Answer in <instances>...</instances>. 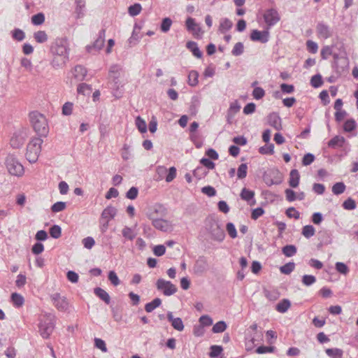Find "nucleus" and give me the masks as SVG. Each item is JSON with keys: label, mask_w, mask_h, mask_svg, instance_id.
Segmentation results:
<instances>
[{"label": "nucleus", "mask_w": 358, "mask_h": 358, "mask_svg": "<svg viewBox=\"0 0 358 358\" xmlns=\"http://www.w3.org/2000/svg\"><path fill=\"white\" fill-rule=\"evenodd\" d=\"M136 126L141 134L147 131V124L145 121L142 119L140 116H138L135 120Z\"/></svg>", "instance_id": "49"}, {"label": "nucleus", "mask_w": 358, "mask_h": 358, "mask_svg": "<svg viewBox=\"0 0 358 358\" xmlns=\"http://www.w3.org/2000/svg\"><path fill=\"white\" fill-rule=\"evenodd\" d=\"M344 209L348 210H354L356 208V202L351 197L348 198L342 204Z\"/></svg>", "instance_id": "59"}, {"label": "nucleus", "mask_w": 358, "mask_h": 358, "mask_svg": "<svg viewBox=\"0 0 358 358\" xmlns=\"http://www.w3.org/2000/svg\"><path fill=\"white\" fill-rule=\"evenodd\" d=\"M207 174L208 171L202 166L196 167L193 171V176L199 180L204 178Z\"/></svg>", "instance_id": "57"}, {"label": "nucleus", "mask_w": 358, "mask_h": 358, "mask_svg": "<svg viewBox=\"0 0 358 358\" xmlns=\"http://www.w3.org/2000/svg\"><path fill=\"white\" fill-rule=\"evenodd\" d=\"M168 320L171 323V326L177 331H181L184 329V324L180 317H174L173 313L169 311L166 315Z\"/></svg>", "instance_id": "19"}, {"label": "nucleus", "mask_w": 358, "mask_h": 358, "mask_svg": "<svg viewBox=\"0 0 358 358\" xmlns=\"http://www.w3.org/2000/svg\"><path fill=\"white\" fill-rule=\"evenodd\" d=\"M69 61L68 59H66V57H58V56L55 57L51 61V66L57 69L64 65L66 63V62Z\"/></svg>", "instance_id": "38"}, {"label": "nucleus", "mask_w": 358, "mask_h": 358, "mask_svg": "<svg viewBox=\"0 0 358 358\" xmlns=\"http://www.w3.org/2000/svg\"><path fill=\"white\" fill-rule=\"evenodd\" d=\"M141 5L138 3H135L128 8V13L131 16L134 17L138 15L141 13Z\"/></svg>", "instance_id": "53"}, {"label": "nucleus", "mask_w": 358, "mask_h": 358, "mask_svg": "<svg viewBox=\"0 0 358 358\" xmlns=\"http://www.w3.org/2000/svg\"><path fill=\"white\" fill-rule=\"evenodd\" d=\"M315 229L313 225H306L302 229V235L306 238H310L315 235Z\"/></svg>", "instance_id": "45"}, {"label": "nucleus", "mask_w": 358, "mask_h": 358, "mask_svg": "<svg viewBox=\"0 0 358 358\" xmlns=\"http://www.w3.org/2000/svg\"><path fill=\"white\" fill-rule=\"evenodd\" d=\"M301 282L305 286L309 287L316 282V278L313 275L305 274L302 276Z\"/></svg>", "instance_id": "55"}, {"label": "nucleus", "mask_w": 358, "mask_h": 358, "mask_svg": "<svg viewBox=\"0 0 358 358\" xmlns=\"http://www.w3.org/2000/svg\"><path fill=\"white\" fill-rule=\"evenodd\" d=\"M259 152L262 155H273L274 153V144H265L259 148Z\"/></svg>", "instance_id": "43"}, {"label": "nucleus", "mask_w": 358, "mask_h": 358, "mask_svg": "<svg viewBox=\"0 0 358 358\" xmlns=\"http://www.w3.org/2000/svg\"><path fill=\"white\" fill-rule=\"evenodd\" d=\"M156 287L159 291L162 292L164 295L169 296L174 294L178 289L171 281L163 278H159L156 282Z\"/></svg>", "instance_id": "9"}, {"label": "nucleus", "mask_w": 358, "mask_h": 358, "mask_svg": "<svg viewBox=\"0 0 358 358\" xmlns=\"http://www.w3.org/2000/svg\"><path fill=\"white\" fill-rule=\"evenodd\" d=\"M34 38L38 43H43L48 41V35L45 31H38L34 32Z\"/></svg>", "instance_id": "47"}, {"label": "nucleus", "mask_w": 358, "mask_h": 358, "mask_svg": "<svg viewBox=\"0 0 358 358\" xmlns=\"http://www.w3.org/2000/svg\"><path fill=\"white\" fill-rule=\"evenodd\" d=\"M290 306H291L290 301L287 299H284L281 300L275 306V310L280 313H285L288 310V309Z\"/></svg>", "instance_id": "29"}, {"label": "nucleus", "mask_w": 358, "mask_h": 358, "mask_svg": "<svg viewBox=\"0 0 358 358\" xmlns=\"http://www.w3.org/2000/svg\"><path fill=\"white\" fill-rule=\"evenodd\" d=\"M94 294L98 296L101 300L104 301L106 304L110 303V297L107 292L101 287H95L94 289Z\"/></svg>", "instance_id": "25"}, {"label": "nucleus", "mask_w": 358, "mask_h": 358, "mask_svg": "<svg viewBox=\"0 0 358 358\" xmlns=\"http://www.w3.org/2000/svg\"><path fill=\"white\" fill-rule=\"evenodd\" d=\"M252 96L255 99L259 100L265 96V91L262 87H255L252 91Z\"/></svg>", "instance_id": "64"}, {"label": "nucleus", "mask_w": 358, "mask_h": 358, "mask_svg": "<svg viewBox=\"0 0 358 358\" xmlns=\"http://www.w3.org/2000/svg\"><path fill=\"white\" fill-rule=\"evenodd\" d=\"M267 123L270 126L275 128L278 131L282 129L281 118L278 113L273 112L270 113L266 117ZM275 134H281L280 132H276Z\"/></svg>", "instance_id": "17"}, {"label": "nucleus", "mask_w": 358, "mask_h": 358, "mask_svg": "<svg viewBox=\"0 0 358 358\" xmlns=\"http://www.w3.org/2000/svg\"><path fill=\"white\" fill-rule=\"evenodd\" d=\"M208 268L209 264L207 258L204 256H199L193 266L194 273L196 275H201L206 272Z\"/></svg>", "instance_id": "12"}, {"label": "nucleus", "mask_w": 358, "mask_h": 358, "mask_svg": "<svg viewBox=\"0 0 358 358\" xmlns=\"http://www.w3.org/2000/svg\"><path fill=\"white\" fill-rule=\"evenodd\" d=\"M173 21L169 17H164L162 19L161 24H160V30L163 33H167L172 25Z\"/></svg>", "instance_id": "39"}, {"label": "nucleus", "mask_w": 358, "mask_h": 358, "mask_svg": "<svg viewBox=\"0 0 358 358\" xmlns=\"http://www.w3.org/2000/svg\"><path fill=\"white\" fill-rule=\"evenodd\" d=\"M345 138L343 136H334L329 143L328 146L333 149H337L343 146L345 143Z\"/></svg>", "instance_id": "24"}, {"label": "nucleus", "mask_w": 358, "mask_h": 358, "mask_svg": "<svg viewBox=\"0 0 358 358\" xmlns=\"http://www.w3.org/2000/svg\"><path fill=\"white\" fill-rule=\"evenodd\" d=\"M199 321L200 323V327L203 328L204 327H209L212 325L213 322V319L207 315L201 316Z\"/></svg>", "instance_id": "60"}, {"label": "nucleus", "mask_w": 358, "mask_h": 358, "mask_svg": "<svg viewBox=\"0 0 358 358\" xmlns=\"http://www.w3.org/2000/svg\"><path fill=\"white\" fill-rule=\"evenodd\" d=\"M162 303L159 298H155L152 301L147 303L145 306V310L147 313L152 312L156 308L159 307Z\"/></svg>", "instance_id": "36"}, {"label": "nucleus", "mask_w": 358, "mask_h": 358, "mask_svg": "<svg viewBox=\"0 0 358 358\" xmlns=\"http://www.w3.org/2000/svg\"><path fill=\"white\" fill-rule=\"evenodd\" d=\"M87 69L82 65H76L74 67L73 76L75 78L83 80L87 76Z\"/></svg>", "instance_id": "28"}, {"label": "nucleus", "mask_w": 358, "mask_h": 358, "mask_svg": "<svg viewBox=\"0 0 358 358\" xmlns=\"http://www.w3.org/2000/svg\"><path fill=\"white\" fill-rule=\"evenodd\" d=\"M147 216L149 220H152V226L161 231L166 232L169 230V222L164 219L155 218L153 213H148Z\"/></svg>", "instance_id": "16"}, {"label": "nucleus", "mask_w": 358, "mask_h": 358, "mask_svg": "<svg viewBox=\"0 0 358 358\" xmlns=\"http://www.w3.org/2000/svg\"><path fill=\"white\" fill-rule=\"evenodd\" d=\"M185 25L187 31H192L194 34H197L201 31V27L196 23L195 20L191 17L187 18Z\"/></svg>", "instance_id": "21"}, {"label": "nucleus", "mask_w": 358, "mask_h": 358, "mask_svg": "<svg viewBox=\"0 0 358 358\" xmlns=\"http://www.w3.org/2000/svg\"><path fill=\"white\" fill-rule=\"evenodd\" d=\"M68 41L66 38H58L51 45L50 52L59 57H66L69 59Z\"/></svg>", "instance_id": "6"}, {"label": "nucleus", "mask_w": 358, "mask_h": 358, "mask_svg": "<svg viewBox=\"0 0 358 358\" xmlns=\"http://www.w3.org/2000/svg\"><path fill=\"white\" fill-rule=\"evenodd\" d=\"M122 236L129 241H133L136 236V234L134 231V230L127 226H125L122 230Z\"/></svg>", "instance_id": "37"}, {"label": "nucleus", "mask_w": 358, "mask_h": 358, "mask_svg": "<svg viewBox=\"0 0 358 358\" xmlns=\"http://www.w3.org/2000/svg\"><path fill=\"white\" fill-rule=\"evenodd\" d=\"M209 356L211 358H217L218 357L223 351V348L221 345H211L210 348Z\"/></svg>", "instance_id": "48"}, {"label": "nucleus", "mask_w": 358, "mask_h": 358, "mask_svg": "<svg viewBox=\"0 0 358 358\" xmlns=\"http://www.w3.org/2000/svg\"><path fill=\"white\" fill-rule=\"evenodd\" d=\"M233 27V22L227 17L221 18L220 21V25L218 27V31L220 34H225L227 31L230 30Z\"/></svg>", "instance_id": "22"}, {"label": "nucleus", "mask_w": 358, "mask_h": 358, "mask_svg": "<svg viewBox=\"0 0 358 358\" xmlns=\"http://www.w3.org/2000/svg\"><path fill=\"white\" fill-rule=\"evenodd\" d=\"M92 90V86L84 83L79 84L77 87L78 93L83 95H85L86 94L89 95Z\"/></svg>", "instance_id": "50"}, {"label": "nucleus", "mask_w": 358, "mask_h": 358, "mask_svg": "<svg viewBox=\"0 0 358 358\" xmlns=\"http://www.w3.org/2000/svg\"><path fill=\"white\" fill-rule=\"evenodd\" d=\"M240 196L241 199L247 201L250 205H253L256 202L255 199V192L253 190L247 189L246 187L242 189Z\"/></svg>", "instance_id": "20"}, {"label": "nucleus", "mask_w": 358, "mask_h": 358, "mask_svg": "<svg viewBox=\"0 0 358 358\" xmlns=\"http://www.w3.org/2000/svg\"><path fill=\"white\" fill-rule=\"evenodd\" d=\"M186 47L196 58L201 59L203 57V52L200 50L196 42L192 41H188L186 43Z\"/></svg>", "instance_id": "23"}, {"label": "nucleus", "mask_w": 358, "mask_h": 358, "mask_svg": "<svg viewBox=\"0 0 358 358\" xmlns=\"http://www.w3.org/2000/svg\"><path fill=\"white\" fill-rule=\"evenodd\" d=\"M250 38L254 42L266 43L269 40V32L268 30L259 31L258 29H253L250 34Z\"/></svg>", "instance_id": "14"}, {"label": "nucleus", "mask_w": 358, "mask_h": 358, "mask_svg": "<svg viewBox=\"0 0 358 358\" xmlns=\"http://www.w3.org/2000/svg\"><path fill=\"white\" fill-rule=\"evenodd\" d=\"M199 73L197 71L192 70L188 75L187 83L191 87H195L199 83Z\"/></svg>", "instance_id": "33"}, {"label": "nucleus", "mask_w": 358, "mask_h": 358, "mask_svg": "<svg viewBox=\"0 0 358 358\" xmlns=\"http://www.w3.org/2000/svg\"><path fill=\"white\" fill-rule=\"evenodd\" d=\"M106 29H101L99 31L98 38L94 41L92 45H87L86 50L88 52H91L92 49L99 51L102 49L105 43Z\"/></svg>", "instance_id": "15"}, {"label": "nucleus", "mask_w": 358, "mask_h": 358, "mask_svg": "<svg viewBox=\"0 0 358 358\" xmlns=\"http://www.w3.org/2000/svg\"><path fill=\"white\" fill-rule=\"evenodd\" d=\"M333 59L331 67L338 76H341L348 68V59L346 57L339 56L337 53L333 55Z\"/></svg>", "instance_id": "7"}, {"label": "nucleus", "mask_w": 358, "mask_h": 358, "mask_svg": "<svg viewBox=\"0 0 358 358\" xmlns=\"http://www.w3.org/2000/svg\"><path fill=\"white\" fill-rule=\"evenodd\" d=\"M244 52V45H243V43H241V42H238L236 43L232 50H231V54L234 55V56H240Z\"/></svg>", "instance_id": "56"}, {"label": "nucleus", "mask_w": 358, "mask_h": 358, "mask_svg": "<svg viewBox=\"0 0 358 358\" xmlns=\"http://www.w3.org/2000/svg\"><path fill=\"white\" fill-rule=\"evenodd\" d=\"M38 136H34L29 142L27 146L26 158L30 163H34L37 161L41 151V144L43 139Z\"/></svg>", "instance_id": "3"}, {"label": "nucleus", "mask_w": 358, "mask_h": 358, "mask_svg": "<svg viewBox=\"0 0 358 358\" xmlns=\"http://www.w3.org/2000/svg\"><path fill=\"white\" fill-rule=\"evenodd\" d=\"M316 32L319 37L327 39L331 36L330 27L323 22H318L316 26Z\"/></svg>", "instance_id": "18"}, {"label": "nucleus", "mask_w": 358, "mask_h": 358, "mask_svg": "<svg viewBox=\"0 0 358 358\" xmlns=\"http://www.w3.org/2000/svg\"><path fill=\"white\" fill-rule=\"evenodd\" d=\"M66 207V202L57 201L51 206V210L53 213H59L64 210Z\"/></svg>", "instance_id": "63"}, {"label": "nucleus", "mask_w": 358, "mask_h": 358, "mask_svg": "<svg viewBox=\"0 0 358 358\" xmlns=\"http://www.w3.org/2000/svg\"><path fill=\"white\" fill-rule=\"evenodd\" d=\"M50 235L53 238H59L62 235V228L57 225H52L49 229Z\"/></svg>", "instance_id": "52"}, {"label": "nucleus", "mask_w": 358, "mask_h": 358, "mask_svg": "<svg viewBox=\"0 0 358 358\" xmlns=\"http://www.w3.org/2000/svg\"><path fill=\"white\" fill-rule=\"evenodd\" d=\"M5 164L8 173L12 176L20 177L24 173V166L13 155H8Z\"/></svg>", "instance_id": "4"}, {"label": "nucleus", "mask_w": 358, "mask_h": 358, "mask_svg": "<svg viewBox=\"0 0 358 358\" xmlns=\"http://www.w3.org/2000/svg\"><path fill=\"white\" fill-rule=\"evenodd\" d=\"M327 355L331 358H342L343 351L340 348H328L325 350Z\"/></svg>", "instance_id": "34"}, {"label": "nucleus", "mask_w": 358, "mask_h": 358, "mask_svg": "<svg viewBox=\"0 0 358 358\" xmlns=\"http://www.w3.org/2000/svg\"><path fill=\"white\" fill-rule=\"evenodd\" d=\"M263 17L264 22L268 27H273L280 20L279 13L275 8L267 9Z\"/></svg>", "instance_id": "13"}, {"label": "nucleus", "mask_w": 358, "mask_h": 358, "mask_svg": "<svg viewBox=\"0 0 358 358\" xmlns=\"http://www.w3.org/2000/svg\"><path fill=\"white\" fill-rule=\"evenodd\" d=\"M248 165L247 164H241L237 170V177L238 179H243L247 176Z\"/></svg>", "instance_id": "58"}, {"label": "nucleus", "mask_w": 358, "mask_h": 358, "mask_svg": "<svg viewBox=\"0 0 358 358\" xmlns=\"http://www.w3.org/2000/svg\"><path fill=\"white\" fill-rule=\"evenodd\" d=\"M45 20V15L43 13H38L31 17V23L34 25L38 26L44 23Z\"/></svg>", "instance_id": "42"}, {"label": "nucleus", "mask_w": 358, "mask_h": 358, "mask_svg": "<svg viewBox=\"0 0 358 358\" xmlns=\"http://www.w3.org/2000/svg\"><path fill=\"white\" fill-rule=\"evenodd\" d=\"M320 243L322 245H329V244H331L332 243L331 235L327 231H324L320 232Z\"/></svg>", "instance_id": "40"}, {"label": "nucleus", "mask_w": 358, "mask_h": 358, "mask_svg": "<svg viewBox=\"0 0 358 358\" xmlns=\"http://www.w3.org/2000/svg\"><path fill=\"white\" fill-rule=\"evenodd\" d=\"M200 164L203 167L206 168L208 170L215 169V164L210 159L203 157L200 159Z\"/></svg>", "instance_id": "62"}, {"label": "nucleus", "mask_w": 358, "mask_h": 358, "mask_svg": "<svg viewBox=\"0 0 358 358\" xmlns=\"http://www.w3.org/2000/svg\"><path fill=\"white\" fill-rule=\"evenodd\" d=\"M122 71V68L119 64H113L110 66L109 69V76L112 78L113 86V90H119L120 82V73Z\"/></svg>", "instance_id": "11"}, {"label": "nucleus", "mask_w": 358, "mask_h": 358, "mask_svg": "<svg viewBox=\"0 0 358 358\" xmlns=\"http://www.w3.org/2000/svg\"><path fill=\"white\" fill-rule=\"evenodd\" d=\"M264 293L265 296L271 301H274L277 300L280 296V293L276 290H264Z\"/></svg>", "instance_id": "61"}, {"label": "nucleus", "mask_w": 358, "mask_h": 358, "mask_svg": "<svg viewBox=\"0 0 358 358\" xmlns=\"http://www.w3.org/2000/svg\"><path fill=\"white\" fill-rule=\"evenodd\" d=\"M282 254L287 257L294 256L297 252V248L294 245H286L282 248Z\"/></svg>", "instance_id": "31"}, {"label": "nucleus", "mask_w": 358, "mask_h": 358, "mask_svg": "<svg viewBox=\"0 0 358 358\" xmlns=\"http://www.w3.org/2000/svg\"><path fill=\"white\" fill-rule=\"evenodd\" d=\"M10 300L13 305L15 308H20L22 306L24 303V297L20 294L16 292L11 294Z\"/></svg>", "instance_id": "30"}, {"label": "nucleus", "mask_w": 358, "mask_h": 358, "mask_svg": "<svg viewBox=\"0 0 358 358\" xmlns=\"http://www.w3.org/2000/svg\"><path fill=\"white\" fill-rule=\"evenodd\" d=\"M31 125L36 134H48L49 127L45 116L38 111H32L29 113Z\"/></svg>", "instance_id": "2"}, {"label": "nucleus", "mask_w": 358, "mask_h": 358, "mask_svg": "<svg viewBox=\"0 0 358 358\" xmlns=\"http://www.w3.org/2000/svg\"><path fill=\"white\" fill-rule=\"evenodd\" d=\"M50 298L53 305L59 311H68L69 303L65 296H62L59 293H55L50 296Z\"/></svg>", "instance_id": "10"}, {"label": "nucleus", "mask_w": 358, "mask_h": 358, "mask_svg": "<svg viewBox=\"0 0 358 358\" xmlns=\"http://www.w3.org/2000/svg\"><path fill=\"white\" fill-rule=\"evenodd\" d=\"M357 127V123L353 118L347 120L343 124V129L345 132L350 133L353 131Z\"/></svg>", "instance_id": "35"}, {"label": "nucleus", "mask_w": 358, "mask_h": 358, "mask_svg": "<svg viewBox=\"0 0 358 358\" xmlns=\"http://www.w3.org/2000/svg\"><path fill=\"white\" fill-rule=\"evenodd\" d=\"M323 83L322 76L320 73H317L311 77L310 85L314 88L320 87Z\"/></svg>", "instance_id": "41"}, {"label": "nucleus", "mask_w": 358, "mask_h": 358, "mask_svg": "<svg viewBox=\"0 0 358 358\" xmlns=\"http://www.w3.org/2000/svg\"><path fill=\"white\" fill-rule=\"evenodd\" d=\"M227 325L224 321H219L213 325L212 331L214 334L222 333L227 329Z\"/></svg>", "instance_id": "46"}, {"label": "nucleus", "mask_w": 358, "mask_h": 358, "mask_svg": "<svg viewBox=\"0 0 358 358\" xmlns=\"http://www.w3.org/2000/svg\"><path fill=\"white\" fill-rule=\"evenodd\" d=\"M300 181V175L296 169H292L289 173V185L290 187L295 188L298 187Z\"/></svg>", "instance_id": "26"}, {"label": "nucleus", "mask_w": 358, "mask_h": 358, "mask_svg": "<svg viewBox=\"0 0 358 358\" xmlns=\"http://www.w3.org/2000/svg\"><path fill=\"white\" fill-rule=\"evenodd\" d=\"M117 214V209L111 206H107L101 213V217L110 220L113 219Z\"/></svg>", "instance_id": "27"}, {"label": "nucleus", "mask_w": 358, "mask_h": 358, "mask_svg": "<svg viewBox=\"0 0 358 358\" xmlns=\"http://www.w3.org/2000/svg\"><path fill=\"white\" fill-rule=\"evenodd\" d=\"M24 142L23 136H12L10 139V144L13 148H20Z\"/></svg>", "instance_id": "32"}, {"label": "nucleus", "mask_w": 358, "mask_h": 358, "mask_svg": "<svg viewBox=\"0 0 358 358\" xmlns=\"http://www.w3.org/2000/svg\"><path fill=\"white\" fill-rule=\"evenodd\" d=\"M346 189V186L343 182H336L332 187V192L335 195H340L343 194Z\"/></svg>", "instance_id": "44"}, {"label": "nucleus", "mask_w": 358, "mask_h": 358, "mask_svg": "<svg viewBox=\"0 0 358 358\" xmlns=\"http://www.w3.org/2000/svg\"><path fill=\"white\" fill-rule=\"evenodd\" d=\"M263 180L267 186L273 185H278L282 182L283 177L282 173L278 169H273L263 176Z\"/></svg>", "instance_id": "8"}, {"label": "nucleus", "mask_w": 358, "mask_h": 358, "mask_svg": "<svg viewBox=\"0 0 358 358\" xmlns=\"http://www.w3.org/2000/svg\"><path fill=\"white\" fill-rule=\"evenodd\" d=\"M205 229L212 240L219 243L224 240L225 232L220 221L214 215H209L206 218Z\"/></svg>", "instance_id": "1"}, {"label": "nucleus", "mask_w": 358, "mask_h": 358, "mask_svg": "<svg viewBox=\"0 0 358 358\" xmlns=\"http://www.w3.org/2000/svg\"><path fill=\"white\" fill-rule=\"evenodd\" d=\"M294 268L295 264L294 262H288L280 267V271L282 274L289 275L294 270Z\"/></svg>", "instance_id": "51"}, {"label": "nucleus", "mask_w": 358, "mask_h": 358, "mask_svg": "<svg viewBox=\"0 0 358 358\" xmlns=\"http://www.w3.org/2000/svg\"><path fill=\"white\" fill-rule=\"evenodd\" d=\"M11 35H12V38L14 40L17 41H22L25 37L24 32L19 28H15L11 31Z\"/></svg>", "instance_id": "54"}, {"label": "nucleus", "mask_w": 358, "mask_h": 358, "mask_svg": "<svg viewBox=\"0 0 358 358\" xmlns=\"http://www.w3.org/2000/svg\"><path fill=\"white\" fill-rule=\"evenodd\" d=\"M55 327V318L50 315L46 316L40 320L38 324V331L41 337L48 339L52 334Z\"/></svg>", "instance_id": "5"}]
</instances>
